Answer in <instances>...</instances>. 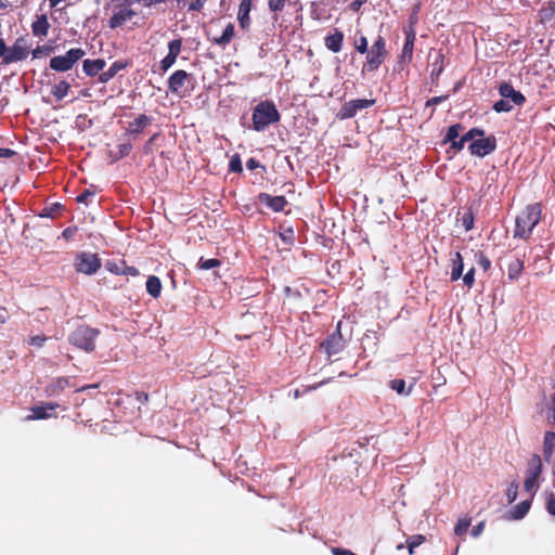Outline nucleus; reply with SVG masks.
Listing matches in <instances>:
<instances>
[{
	"mask_svg": "<svg viewBox=\"0 0 555 555\" xmlns=\"http://www.w3.org/2000/svg\"><path fill=\"white\" fill-rule=\"evenodd\" d=\"M541 216L542 207L539 203L528 205L516 218L514 237L529 238Z\"/></svg>",
	"mask_w": 555,
	"mask_h": 555,
	"instance_id": "f257e3e1",
	"label": "nucleus"
},
{
	"mask_svg": "<svg viewBox=\"0 0 555 555\" xmlns=\"http://www.w3.org/2000/svg\"><path fill=\"white\" fill-rule=\"evenodd\" d=\"M251 120L254 130L264 131L280 120V113L272 101H261L255 106Z\"/></svg>",
	"mask_w": 555,
	"mask_h": 555,
	"instance_id": "f03ea898",
	"label": "nucleus"
},
{
	"mask_svg": "<svg viewBox=\"0 0 555 555\" xmlns=\"http://www.w3.org/2000/svg\"><path fill=\"white\" fill-rule=\"evenodd\" d=\"M99 331L88 325L78 326L69 336V343L87 352L93 351L95 348V339Z\"/></svg>",
	"mask_w": 555,
	"mask_h": 555,
	"instance_id": "7ed1b4c3",
	"label": "nucleus"
},
{
	"mask_svg": "<svg viewBox=\"0 0 555 555\" xmlns=\"http://www.w3.org/2000/svg\"><path fill=\"white\" fill-rule=\"evenodd\" d=\"M85 51L80 48L69 49L64 55H57L50 60V68L55 72H67L83 55Z\"/></svg>",
	"mask_w": 555,
	"mask_h": 555,
	"instance_id": "20e7f679",
	"label": "nucleus"
},
{
	"mask_svg": "<svg viewBox=\"0 0 555 555\" xmlns=\"http://www.w3.org/2000/svg\"><path fill=\"white\" fill-rule=\"evenodd\" d=\"M387 51L385 49V40L382 36L374 41L371 49L367 51L366 62L363 66V72L376 70L386 57Z\"/></svg>",
	"mask_w": 555,
	"mask_h": 555,
	"instance_id": "39448f33",
	"label": "nucleus"
},
{
	"mask_svg": "<svg viewBox=\"0 0 555 555\" xmlns=\"http://www.w3.org/2000/svg\"><path fill=\"white\" fill-rule=\"evenodd\" d=\"M543 472V464L541 456L532 454L529 459L526 469V479L524 482L525 490L528 492H535L538 490V480Z\"/></svg>",
	"mask_w": 555,
	"mask_h": 555,
	"instance_id": "423d86ee",
	"label": "nucleus"
},
{
	"mask_svg": "<svg viewBox=\"0 0 555 555\" xmlns=\"http://www.w3.org/2000/svg\"><path fill=\"white\" fill-rule=\"evenodd\" d=\"M29 44L25 37L17 38L12 47H8L7 60H2L1 64L9 65L24 61L29 54Z\"/></svg>",
	"mask_w": 555,
	"mask_h": 555,
	"instance_id": "0eeeda50",
	"label": "nucleus"
},
{
	"mask_svg": "<svg viewBox=\"0 0 555 555\" xmlns=\"http://www.w3.org/2000/svg\"><path fill=\"white\" fill-rule=\"evenodd\" d=\"M375 100L356 99L343 104L337 113V117L341 120L354 117L359 111L373 106Z\"/></svg>",
	"mask_w": 555,
	"mask_h": 555,
	"instance_id": "6e6552de",
	"label": "nucleus"
},
{
	"mask_svg": "<svg viewBox=\"0 0 555 555\" xmlns=\"http://www.w3.org/2000/svg\"><path fill=\"white\" fill-rule=\"evenodd\" d=\"M101 267V260L96 254L80 253L76 258V269L78 272L92 275Z\"/></svg>",
	"mask_w": 555,
	"mask_h": 555,
	"instance_id": "1a4fd4ad",
	"label": "nucleus"
},
{
	"mask_svg": "<svg viewBox=\"0 0 555 555\" xmlns=\"http://www.w3.org/2000/svg\"><path fill=\"white\" fill-rule=\"evenodd\" d=\"M496 149V140L494 137H478L468 145L472 155L485 157Z\"/></svg>",
	"mask_w": 555,
	"mask_h": 555,
	"instance_id": "9d476101",
	"label": "nucleus"
},
{
	"mask_svg": "<svg viewBox=\"0 0 555 555\" xmlns=\"http://www.w3.org/2000/svg\"><path fill=\"white\" fill-rule=\"evenodd\" d=\"M322 346L330 356L337 354L344 349L345 340L340 333V322H338L336 331L325 339Z\"/></svg>",
	"mask_w": 555,
	"mask_h": 555,
	"instance_id": "9b49d317",
	"label": "nucleus"
},
{
	"mask_svg": "<svg viewBox=\"0 0 555 555\" xmlns=\"http://www.w3.org/2000/svg\"><path fill=\"white\" fill-rule=\"evenodd\" d=\"M135 14V11H133L130 7L121 5L119 10L115 12L109 18L108 26L109 28L115 29L130 21Z\"/></svg>",
	"mask_w": 555,
	"mask_h": 555,
	"instance_id": "f8f14e48",
	"label": "nucleus"
},
{
	"mask_svg": "<svg viewBox=\"0 0 555 555\" xmlns=\"http://www.w3.org/2000/svg\"><path fill=\"white\" fill-rule=\"evenodd\" d=\"M500 95L506 100H509L514 105H522L526 101L525 96L516 91L512 85L503 82L499 87Z\"/></svg>",
	"mask_w": 555,
	"mask_h": 555,
	"instance_id": "ddd939ff",
	"label": "nucleus"
},
{
	"mask_svg": "<svg viewBox=\"0 0 555 555\" xmlns=\"http://www.w3.org/2000/svg\"><path fill=\"white\" fill-rule=\"evenodd\" d=\"M258 199L261 204L270 207L273 211H283L287 205V201L284 196H271L268 193H260Z\"/></svg>",
	"mask_w": 555,
	"mask_h": 555,
	"instance_id": "4468645a",
	"label": "nucleus"
},
{
	"mask_svg": "<svg viewBox=\"0 0 555 555\" xmlns=\"http://www.w3.org/2000/svg\"><path fill=\"white\" fill-rule=\"evenodd\" d=\"M190 75L182 69L176 70L168 79V89L171 93H179Z\"/></svg>",
	"mask_w": 555,
	"mask_h": 555,
	"instance_id": "2eb2a0df",
	"label": "nucleus"
},
{
	"mask_svg": "<svg viewBox=\"0 0 555 555\" xmlns=\"http://www.w3.org/2000/svg\"><path fill=\"white\" fill-rule=\"evenodd\" d=\"M105 267L109 272L119 274V275L135 276L139 274V271L137 268L127 266L125 261H120V262L107 261Z\"/></svg>",
	"mask_w": 555,
	"mask_h": 555,
	"instance_id": "dca6fc26",
	"label": "nucleus"
},
{
	"mask_svg": "<svg viewBox=\"0 0 555 555\" xmlns=\"http://www.w3.org/2000/svg\"><path fill=\"white\" fill-rule=\"evenodd\" d=\"M538 412L545 416L548 424H555V392L547 402L538 405Z\"/></svg>",
	"mask_w": 555,
	"mask_h": 555,
	"instance_id": "f3484780",
	"label": "nucleus"
},
{
	"mask_svg": "<svg viewBox=\"0 0 555 555\" xmlns=\"http://www.w3.org/2000/svg\"><path fill=\"white\" fill-rule=\"evenodd\" d=\"M343 41V31L335 29L333 34H330L325 37V47L332 52L337 53L341 50Z\"/></svg>",
	"mask_w": 555,
	"mask_h": 555,
	"instance_id": "a211bd4d",
	"label": "nucleus"
},
{
	"mask_svg": "<svg viewBox=\"0 0 555 555\" xmlns=\"http://www.w3.org/2000/svg\"><path fill=\"white\" fill-rule=\"evenodd\" d=\"M59 406L57 403H47L46 405L34 406L31 414L27 416V420H44L51 416L49 411H54Z\"/></svg>",
	"mask_w": 555,
	"mask_h": 555,
	"instance_id": "6ab92c4d",
	"label": "nucleus"
},
{
	"mask_svg": "<svg viewBox=\"0 0 555 555\" xmlns=\"http://www.w3.org/2000/svg\"><path fill=\"white\" fill-rule=\"evenodd\" d=\"M250 9H251V0H242L240 8H238L237 20H238L240 26L243 29L248 28V26L250 24V18H249Z\"/></svg>",
	"mask_w": 555,
	"mask_h": 555,
	"instance_id": "aec40b11",
	"label": "nucleus"
},
{
	"mask_svg": "<svg viewBox=\"0 0 555 555\" xmlns=\"http://www.w3.org/2000/svg\"><path fill=\"white\" fill-rule=\"evenodd\" d=\"M105 61L102 60V59H96V60H85L83 61V65H82V69L85 72V74L87 76H95L96 74H99L100 72L103 70V68L105 67Z\"/></svg>",
	"mask_w": 555,
	"mask_h": 555,
	"instance_id": "412c9836",
	"label": "nucleus"
},
{
	"mask_svg": "<svg viewBox=\"0 0 555 555\" xmlns=\"http://www.w3.org/2000/svg\"><path fill=\"white\" fill-rule=\"evenodd\" d=\"M555 450V431H546L543 440V456L550 462Z\"/></svg>",
	"mask_w": 555,
	"mask_h": 555,
	"instance_id": "4be33fe9",
	"label": "nucleus"
},
{
	"mask_svg": "<svg viewBox=\"0 0 555 555\" xmlns=\"http://www.w3.org/2000/svg\"><path fill=\"white\" fill-rule=\"evenodd\" d=\"M151 122V117L145 114L139 115L132 122L129 124L128 132L130 134H139Z\"/></svg>",
	"mask_w": 555,
	"mask_h": 555,
	"instance_id": "5701e85b",
	"label": "nucleus"
},
{
	"mask_svg": "<svg viewBox=\"0 0 555 555\" xmlns=\"http://www.w3.org/2000/svg\"><path fill=\"white\" fill-rule=\"evenodd\" d=\"M415 41V31L413 28L405 30V42L402 49V59L411 60Z\"/></svg>",
	"mask_w": 555,
	"mask_h": 555,
	"instance_id": "b1692460",
	"label": "nucleus"
},
{
	"mask_svg": "<svg viewBox=\"0 0 555 555\" xmlns=\"http://www.w3.org/2000/svg\"><path fill=\"white\" fill-rule=\"evenodd\" d=\"M50 24L47 15L42 14L37 16V20L31 25V30L35 36H47Z\"/></svg>",
	"mask_w": 555,
	"mask_h": 555,
	"instance_id": "393cba45",
	"label": "nucleus"
},
{
	"mask_svg": "<svg viewBox=\"0 0 555 555\" xmlns=\"http://www.w3.org/2000/svg\"><path fill=\"white\" fill-rule=\"evenodd\" d=\"M531 502L529 500H525L517 505L514 506L513 509L508 512V518L518 520L526 516V514L529 512Z\"/></svg>",
	"mask_w": 555,
	"mask_h": 555,
	"instance_id": "a878e982",
	"label": "nucleus"
},
{
	"mask_svg": "<svg viewBox=\"0 0 555 555\" xmlns=\"http://www.w3.org/2000/svg\"><path fill=\"white\" fill-rule=\"evenodd\" d=\"M126 67V64L120 62V61H117V62H114L109 68L105 72H102L100 74V77H99V80L103 83L109 81L112 78L115 77V75H117V73L121 69H124Z\"/></svg>",
	"mask_w": 555,
	"mask_h": 555,
	"instance_id": "bb28decb",
	"label": "nucleus"
},
{
	"mask_svg": "<svg viewBox=\"0 0 555 555\" xmlns=\"http://www.w3.org/2000/svg\"><path fill=\"white\" fill-rule=\"evenodd\" d=\"M68 384L69 383L67 378H57L47 386L46 392L49 397L57 396L68 386Z\"/></svg>",
	"mask_w": 555,
	"mask_h": 555,
	"instance_id": "cd10ccee",
	"label": "nucleus"
},
{
	"mask_svg": "<svg viewBox=\"0 0 555 555\" xmlns=\"http://www.w3.org/2000/svg\"><path fill=\"white\" fill-rule=\"evenodd\" d=\"M464 263L461 253L456 251L452 259L451 281H457L463 274Z\"/></svg>",
	"mask_w": 555,
	"mask_h": 555,
	"instance_id": "c85d7f7f",
	"label": "nucleus"
},
{
	"mask_svg": "<svg viewBox=\"0 0 555 555\" xmlns=\"http://www.w3.org/2000/svg\"><path fill=\"white\" fill-rule=\"evenodd\" d=\"M146 291L153 298H158L162 293V282L155 276H149L146 281Z\"/></svg>",
	"mask_w": 555,
	"mask_h": 555,
	"instance_id": "c756f323",
	"label": "nucleus"
},
{
	"mask_svg": "<svg viewBox=\"0 0 555 555\" xmlns=\"http://www.w3.org/2000/svg\"><path fill=\"white\" fill-rule=\"evenodd\" d=\"M524 269V261L519 258L511 260L507 267V274L509 280H516L519 278Z\"/></svg>",
	"mask_w": 555,
	"mask_h": 555,
	"instance_id": "7c9ffc66",
	"label": "nucleus"
},
{
	"mask_svg": "<svg viewBox=\"0 0 555 555\" xmlns=\"http://www.w3.org/2000/svg\"><path fill=\"white\" fill-rule=\"evenodd\" d=\"M233 37H234V26H233V24L230 23L224 28L222 35L220 37L214 39V42L220 47H225L227 44H229L231 42Z\"/></svg>",
	"mask_w": 555,
	"mask_h": 555,
	"instance_id": "2f4dec72",
	"label": "nucleus"
},
{
	"mask_svg": "<svg viewBox=\"0 0 555 555\" xmlns=\"http://www.w3.org/2000/svg\"><path fill=\"white\" fill-rule=\"evenodd\" d=\"M69 88L70 85L67 81L62 80L52 87L51 93L57 101H61L67 95Z\"/></svg>",
	"mask_w": 555,
	"mask_h": 555,
	"instance_id": "473e14b6",
	"label": "nucleus"
},
{
	"mask_svg": "<svg viewBox=\"0 0 555 555\" xmlns=\"http://www.w3.org/2000/svg\"><path fill=\"white\" fill-rule=\"evenodd\" d=\"M298 3V0H268L269 10L274 13L283 11L286 4L297 5Z\"/></svg>",
	"mask_w": 555,
	"mask_h": 555,
	"instance_id": "72a5a7b5",
	"label": "nucleus"
},
{
	"mask_svg": "<svg viewBox=\"0 0 555 555\" xmlns=\"http://www.w3.org/2000/svg\"><path fill=\"white\" fill-rule=\"evenodd\" d=\"M117 147L118 152L116 154H113V152L109 153V156L112 157L113 162L126 157L132 150V145L130 142L120 143Z\"/></svg>",
	"mask_w": 555,
	"mask_h": 555,
	"instance_id": "f704fd0d",
	"label": "nucleus"
},
{
	"mask_svg": "<svg viewBox=\"0 0 555 555\" xmlns=\"http://www.w3.org/2000/svg\"><path fill=\"white\" fill-rule=\"evenodd\" d=\"M462 129V126L460 124H455V125H452L449 127L448 131H447V134L444 137V140L443 142L447 143V142H452L454 140H456L460 135V130Z\"/></svg>",
	"mask_w": 555,
	"mask_h": 555,
	"instance_id": "c9c22d12",
	"label": "nucleus"
},
{
	"mask_svg": "<svg viewBox=\"0 0 555 555\" xmlns=\"http://www.w3.org/2000/svg\"><path fill=\"white\" fill-rule=\"evenodd\" d=\"M390 387L399 395H409L412 385L408 390H405V382L403 379H392L390 380Z\"/></svg>",
	"mask_w": 555,
	"mask_h": 555,
	"instance_id": "e433bc0d",
	"label": "nucleus"
},
{
	"mask_svg": "<svg viewBox=\"0 0 555 555\" xmlns=\"http://www.w3.org/2000/svg\"><path fill=\"white\" fill-rule=\"evenodd\" d=\"M485 131L480 128H472L469 131H467L464 135L461 138L464 140V142L472 143L474 140H476L478 137H483Z\"/></svg>",
	"mask_w": 555,
	"mask_h": 555,
	"instance_id": "4c0bfd02",
	"label": "nucleus"
},
{
	"mask_svg": "<svg viewBox=\"0 0 555 555\" xmlns=\"http://www.w3.org/2000/svg\"><path fill=\"white\" fill-rule=\"evenodd\" d=\"M513 103L509 100L502 98L500 101L495 102L493 105V109L498 113L509 112L513 108Z\"/></svg>",
	"mask_w": 555,
	"mask_h": 555,
	"instance_id": "58836bf2",
	"label": "nucleus"
},
{
	"mask_svg": "<svg viewBox=\"0 0 555 555\" xmlns=\"http://www.w3.org/2000/svg\"><path fill=\"white\" fill-rule=\"evenodd\" d=\"M469 525H470V519H468V518H460L457 524H456V526H455V528H454V533L456 535L464 534L467 531Z\"/></svg>",
	"mask_w": 555,
	"mask_h": 555,
	"instance_id": "ea45409f",
	"label": "nucleus"
},
{
	"mask_svg": "<svg viewBox=\"0 0 555 555\" xmlns=\"http://www.w3.org/2000/svg\"><path fill=\"white\" fill-rule=\"evenodd\" d=\"M181 47H182V40L181 39L171 40L168 43V50H169L168 54L178 57V55L181 52Z\"/></svg>",
	"mask_w": 555,
	"mask_h": 555,
	"instance_id": "a19ab883",
	"label": "nucleus"
},
{
	"mask_svg": "<svg viewBox=\"0 0 555 555\" xmlns=\"http://www.w3.org/2000/svg\"><path fill=\"white\" fill-rule=\"evenodd\" d=\"M517 493H518V483L516 481H513L506 490L507 502L513 503L517 499Z\"/></svg>",
	"mask_w": 555,
	"mask_h": 555,
	"instance_id": "79ce46f5",
	"label": "nucleus"
},
{
	"mask_svg": "<svg viewBox=\"0 0 555 555\" xmlns=\"http://www.w3.org/2000/svg\"><path fill=\"white\" fill-rule=\"evenodd\" d=\"M219 264H220V261L218 259L201 258L198 261V267L203 270H209V269L218 267Z\"/></svg>",
	"mask_w": 555,
	"mask_h": 555,
	"instance_id": "37998d69",
	"label": "nucleus"
},
{
	"mask_svg": "<svg viewBox=\"0 0 555 555\" xmlns=\"http://www.w3.org/2000/svg\"><path fill=\"white\" fill-rule=\"evenodd\" d=\"M229 170L232 172H241L243 170L242 162L238 155H234L230 159Z\"/></svg>",
	"mask_w": 555,
	"mask_h": 555,
	"instance_id": "c03bdc74",
	"label": "nucleus"
},
{
	"mask_svg": "<svg viewBox=\"0 0 555 555\" xmlns=\"http://www.w3.org/2000/svg\"><path fill=\"white\" fill-rule=\"evenodd\" d=\"M542 20H551L555 15V3L550 2L546 8L540 11Z\"/></svg>",
	"mask_w": 555,
	"mask_h": 555,
	"instance_id": "a18cd8bd",
	"label": "nucleus"
},
{
	"mask_svg": "<svg viewBox=\"0 0 555 555\" xmlns=\"http://www.w3.org/2000/svg\"><path fill=\"white\" fill-rule=\"evenodd\" d=\"M177 57L172 56L170 54H167L162 61H160V69L165 73L167 72L175 63Z\"/></svg>",
	"mask_w": 555,
	"mask_h": 555,
	"instance_id": "49530a36",
	"label": "nucleus"
},
{
	"mask_svg": "<svg viewBox=\"0 0 555 555\" xmlns=\"http://www.w3.org/2000/svg\"><path fill=\"white\" fill-rule=\"evenodd\" d=\"M462 225L466 231H470L474 227V216L472 211H467L464 214L462 218Z\"/></svg>",
	"mask_w": 555,
	"mask_h": 555,
	"instance_id": "de8ad7c7",
	"label": "nucleus"
},
{
	"mask_svg": "<svg viewBox=\"0 0 555 555\" xmlns=\"http://www.w3.org/2000/svg\"><path fill=\"white\" fill-rule=\"evenodd\" d=\"M464 284L470 288L474 285L475 282V269H469L466 274L463 276Z\"/></svg>",
	"mask_w": 555,
	"mask_h": 555,
	"instance_id": "09e8293b",
	"label": "nucleus"
},
{
	"mask_svg": "<svg viewBox=\"0 0 555 555\" xmlns=\"http://www.w3.org/2000/svg\"><path fill=\"white\" fill-rule=\"evenodd\" d=\"M425 542V537L422 534H415L408 539L406 544H411L412 547H417Z\"/></svg>",
	"mask_w": 555,
	"mask_h": 555,
	"instance_id": "8fccbe9b",
	"label": "nucleus"
},
{
	"mask_svg": "<svg viewBox=\"0 0 555 555\" xmlns=\"http://www.w3.org/2000/svg\"><path fill=\"white\" fill-rule=\"evenodd\" d=\"M95 193L89 189L85 190L80 195L77 196L78 203L88 204L89 199L94 197Z\"/></svg>",
	"mask_w": 555,
	"mask_h": 555,
	"instance_id": "3c124183",
	"label": "nucleus"
},
{
	"mask_svg": "<svg viewBox=\"0 0 555 555\" xmlns=\"http://www.w3.org/2000/svg\"><path fill=\"white\" fill-rule=\"evenodd\" d=\"M356 49L358 52H360L362 54L369 51L367 50V40L364 36H361L359 38V40L356 42Z\"/></svg>",
	"mask_w": 555,
	"mask_h": 555,
	"instance_id": "603ef678",
	"label": "nucleus"
},
{
	"mask_svg": "<svg viewBox=\"0 0 555 555\" xmlns=\"http://www.w3.org/2000/svg\"><path fill=\"white\" fill-rule=\"evenodd\" d=\"M46 340H47L46 336H43V335H36V336L30 337L29 344L40 348V347L43 346Z\"/></svg>",
	"mask_w": 555,
	"mask_h": 555,
	"instance_id": "864d4df0",
	"label": "nucleus"
},
{
	"mask_svg": "<svg viewBox=\"0 0 555 555\" xmlns=\"http://www.w3.org/2000/svg\"><path fill=\"white\" fill-rule=\"evenodd\" d=\"M52 51V48L49 47H37L33 50L34 57H40L42 54H49Z\"/></svg>",
	"mask_w": 555,
	"mask_h": 555,
	"instance_id": "5fc2aeb1",
	"label": "nucleus"
},
{
	"mask_svg": "<svg viewBox=\"0 0 555 555\" xmlns=\"http://www.w3.org/2000/svg\"><path fill=\"white\" fill-rule=\"evenodd\" d=\"M448 99V95L434 96L426 102V106H435Z\"/></svg>",
	"mask_w": 555,
	"mask_h": 555,
	"instance_id": "6e6d98bb",
	"label": "nucleus"
},
{
	"mask_svg": "<svg viewBox=\"0 0 555 555\" xmlns=\"http://www.w3.org/2000/svg\"><path fill=\"white\" fill-rule=\"evenodd\" d=\"M546 509L551 515L555 516V494L554 493L550 494V498L547 500Z\"/></svg>",
	"mask_w": 555,
	"mask_h": 555,
	"instance_id": "4d7b16f0",
	"label": "nucleus"
},
{
	"mask_svg": "<svg viewBox=\"0 0 555 555\" xmlns=\"http://www.w3.org/2000/svg\"><path fill=\"white\" fill-rule=\"evenodd\" d=\"M281 238L286 243H292L294 237V231L292 228L286 229L284 232L280 234Z\"/></svg>",
	"mask_w": 555,
	"mask_h": 555,
	"instance_id": "13d9d810",
	"label": "nucleus"
},
{
	"mask_svg": "<svg viewBox=\"0 0 555 555\" xmlns=\"http://www.w3.org/2000/svg\"><path fill=\"white\" fill-rule=\"evenodd\" d=\"M442 61H443V55L439 54L437 56L436 62L434 63L433 74L436 73L437 75H439L442 72Z\"/></svg>",
	"mask_w": 555,
	"mask_h": 555,
	"instance_id": "bf43d9fd",
	"label": "nucleus"
},
{
	"mask_svg": "<svg viewBox=\"0 0 555 555\" xmlns=\"http://www.w3.org/2000/svg\"><path fill=\"white\" fill-rule=\"evenodd\" d=\"M204 0H194L190 2L189 10L190 11H201L204 7Z\"/></svg>",
	"mask_w": 555,
	"mask_h": 555,
	"instance_id": "052dcab7",
	"label": "nucleus"
},
{
	"mask_svg": "<svg viewBox=\"0 0 555 555\" xmlns=\"http://www.w3.org/2000/svg\"><path fill=\"white\" fill-rule=\"evenodd\" d=\"M483 528H485V522L483 521H480L479 524H477L476 526L473 527L472 529V535L474 538H477L481 534V532L483 531Z\"/></svg>",
	"mask_w": 555,
	"mask_h": 555,
	"instance_id": "680f3d73",
	"label": "nucleus"
},
{
	"mask_svg": "<svg viewBox=\"0 0 555 555\" xmlns=\"http://www.w3.org/2000/svg\"><path fill=\"white\" fill-rule=\"evenodd\" d=\"M15 154H16L15 151H13L11 149L0 147V158H10V157L14 156Z\"/></svg>",
	"mask_w": 555,
	"mask_h": 555,
	"instance_id": "e2e57ef3",
	"label": "nucleus"
},
{
	"mask_svg": "<svg viewBox=\"0 0 555 555\" xmlns=\"http://www.w3.org/2000/svg\"><path fill=\"white\" fill-rule=\"evenodd\" d=\"M479 264L483 268V270H488L491 266L490 260L483 255H479Z\"/></svg>",
	"mask_w": 555,
	"mask_h": 555,
	"instance_id": "0e129e2a",
	"label": "nucleus"
},
{
	"mask_svg": "<svg viewBox=\"0 0 555 555\" xmlns=\"http://www.w3.org/2000/svg\"><path fill=\"white\" fill-rule=\"evenodd\" d=\"M464 145H465V142L462 138H460V140H454L451 142V149L455 150V151H461L464 149Z\"/></svg>",
	"mask_w": 555,
	"mask_h": 555,
	"instance_id": "69168bd1",
	"label": "nucleus"
},
{
	"mask_svg": "<svg viewBox=\"0 0 555 555\" xmlns=\"http://www.w3.org/2000/svg\"><path fill=\"white\" fill-rule=\"evenodd\" d=\"M366 1L367 0H353L350 3V10H352L353 12H358Z\"/></svg>",
	"mask_w": 555,
	"mask_h": 555,
	"instance_id": "338daca9",
	"label": "nucleus"
},
{
	"mask_svg": "<svg viewBox=\"0 0 555 555\" xmlns=\"http://www.w3.org/2000/svg\"><path fill=\"white\" fill-rule=\"evenodd\" d=\"M334 555H356L353 552L345 548L335 547L333 548Z\"/></svg>",
	"mask_w": 555,
	"mask_h": 555,
	"instance_id": "774afa93",
	"label": "nucleus"
}]
</instances>
